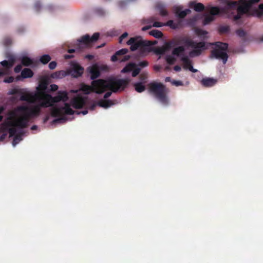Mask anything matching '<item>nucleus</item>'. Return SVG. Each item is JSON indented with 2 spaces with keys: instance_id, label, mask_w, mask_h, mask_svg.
Returning <instances> with one entry per match:
<instances>
[{
  "instance_id": "1",
  "label": "nucleus",
  "mask_w": 263,
  "mask_h": 263,
  "mask_svg": "<svg viewBox=\"0 0 263 263\" xmlns=\"http://www.w3.org/2000/svg\"><path fill=\"white\" fill-rule=\"evenodd\" d=\"M33 97L35 107L30 108L27 105H21L14 108V115L21 118L18 123L8 121L1 124L0 141H3L6 138L7 132L9 134V137L25 133L24 128L28 126L29 120L39 116L42 108L49 107L50 114L53 117L60 114L68 115L74 113L70 105L65 102L68 99L66 91H59L55 97L49 93L43 96L35 93Z\"/></svg>"
},
{
  "instance_id": "2",
  "label": "nucleus",
  "mask_w": 263,
  "mask_h": 263,
  "mask_svg": "<svg viewBox=\"0 0 263 263\" xmlns=\"http://www.w3.org/2000/svg\"><path fill=\"white\" fill-rule=\"evenodd\" d=\"M129 81L124 79H119L114 77H110L105 80L100 85L105 88L111 89V91H107L104 95L103 99L105 100H100L98 101H93L86 96H79L72 98L69 105L72 106L76 109H84L81 111H74V114L77 115L82 114L85 115L88 113V110H94L98 106L107 109L115 104L111 100L107 99L111 96L112 92L116 93L123 91L127 86Z\"/></svg>"
},
{
  "instance_id": "3",
  "label": "nucleus",
  "mask_w": 263,
  "mask_h": 263,
  "mask_svg": "<svg viewBox=\"0 0 263 263\" xmlns=\"http://www.w3.org/2000/svg\"><path fill=\"white\" fill-rule=\"evenodd\" d=\"M260 0H223L222 3L227 9H229L233 17V21L238 25L242 24L243 16H250L256 11V6Z\"/></svg>"
},
{
  "instance_id": "4",
  "label": "nucleus",
  "mask_w": 263,
  "mask_h": 263,
  "mask_svg": "<svg viewBox=\"0 0 263 263\" xmlns=\"http://www.w3.org/2000/svg\"><path fill=\"white\" fill-rule=\"evenodd\" d=\"M181 42L183 43L186 47L192 48L189 53V56L191 58L199 56L203 50L208 48L205 42H197L186 37H182L180 40L174 39L165 42L164 47L166 50L168 51L173 47L179 45Z\"/></svg>"
},
{
  "instance_id": "5",
  "label": "nucleus",
  "mask_w": 263,
  "mask_h": 263,
  "mask_svg": "<svg viewBox=\"0 0 263 263\" xmlns=\"http://www.w3.org/2000/svg\"><path fill=\"white\" fill-rule=\"evenodd\" d=\"M126 44L130 46L132 51L139 50V55L143 57L146 52L151 50L152 44L148 41L144 40L141 36H136L130 37Z\"/></svg>"
},
{
  "instance_id": "6",
  "label": "nucleus",
  "mask_w": 263,
  "mask_h": 263,
  "mask_svg": "<svg viewBox=\"0 0 263 263\" xmlns=\"http://www.w3.org/2000/svg\"><path fill=\"white\" fill-rule=\"evenodd\" d=\"M149 91L161 105L165 107L169 105L170 99L166 95L167 89L164 84L158 82L151 83Z\"/></svg>"
},
{
  "instance_id": "7",
  "label": "nucleus",
  "mask_w": 263,
  "mask_h": 263,
  "mask_svg": "<svg viewBox=\"0 0 263 263\" xmlns=\"http://www.w3.org/2000/svg\"><path fill=\"white\" fill-rule=\"evenodd\" d=\"M99 36V32H95L91 36L88 34L83 35L77 40V43L75 45L76 48L69 49L67 52L69 53H72L76 51L81 52L84 49L88 47L91 44L97 42Z\"/></svg>"
},
{
  "instance_id": "8",
  "label": "nucleus",
  "mask_w": 263,
  "mask_h": 263,
  "mask_svg": "<svg viewBox=\"0 0 263 263\" xmlns=\"http://www.w3.org/2000/svg\"><path fill=\"white\" fill-rule=\"evenodd\" d=\"M211 45L215 46L213 50L211 51L210 56L211 58L221 60L223 64H225L229 58L228 54V44L220 42H216L211 43Z\"/></svg>"
},
{
  "instance_id": "9",
  "label": "nucleus",
  "mask_w": 263,
  "mask_h": 263,
  "mask_svg": "<svg viewBox=\"0 0 263 263\" xmlns=\"http://www.w3.org/2000/svg\"><path fill=\"white\" fill-rule=\"evenodd\" d=\"M108 67L106 65H100L95 63L91 66H88L86 71L90 74V79L92 80V84L94 85L96 84L100 85L104 81L102 80H97L101 76L102 72H106L108 71Z\"/></svg>"
},
{
  "instance_id": "10",
  "label": "nucleus",
  "mask_w": 263,
  "mask_h": 263,
  "mask_svg": "<svg viewBox=\"0 0 263 263\" xmlns=\"http://www.w3.org/2000/svg\"><path fill=\"white\" fill-rule=\"evenodd\" d=\"M206 8L209 11L210 15L204 13L202 14H200L201 17H200V20H202L203 25H208L211 22L213 21L215 18L214 16L220 14L223 10V9H221L218 6H213L211 5H208Z\"/></svg>"
},
{
  "instance_id": "11",
  "label": "nucleus",
  "mask_w": 263,
  "mask_h": 263,
  "mask_svg": "<svg viewBox=\"0 0 263 263\" xmlns=\"http://www.w3.org/2000/svg\"><path fill=\"white\" fill-rule=\"evenodd\" d=\"M33 9L36 12L46 10L51 13H54L58 11L60 9V7L52 4H49L44 6L40 0H36L34 4Z\"/></svg>"
},
{
  "instance_id": "12",
  "label": "nucleus",
  "mask_w": 263,
  "mask_h": 263,
  "mask_svg": "<svg viewBox=\"0 0 263 263\" xmlns=\"http://www.w3.org/2000/svg\"><path fill=\"white\" fill-rule=\"evenodd\" d=\"M128 51L126 48H122L117 51L111 57L112 62H115L119 61L120 62H124L129 60L130 55H125Z\"/></svg>"
},
{
  "instance_id": "13",
  "label": "nucleus",
  "mask_w": 263,
  "mask_h": 263,
  "mask_svg": "<svg viewBox=\"0 0 263 263\" xmlns=\"http://www.w3.org/2000/svg\"><path fill=\"white\" fill-rule=\"evenodd\" d=\"M84 68L79 63L74 62L71 63V68L67 72L68 75H70L72 77L78 78L81 77L83 73Z\"/></svg>"
},
{
  "instance_id": "14",
  "label": "nucleus",
  "mask_w": 263,
  "mask_h": 263,
  "mask_svg": "<svg viewBox=\"0 0 263 263\" xmlns=\"http://www.w3.org/2000/svg\"><path fill=\"white\" fill-rule=\"evenodd\" d=\"M0 64L3 67L1 68L0 67V78L8 74L9 73L10 70L11 68L12 67V66L10 65V63L9 61H7L6 60H3L0 62Z\"/></svg>"
},
{
  "instance_id": "15",
  "label": "nucleus",
  "mask_w": 263,
  "mask_h": 263,
  "mask_svg": "<svg viewBox=\"0 0 263 263\" xmlns=\"http://www.w3.org/2000/svg\"><path fill=\"white\" fill-rule=\"evenodd\" d=\"M185 51V47L184 46H180V45L174 47L172 50V53L173 55L177 57H179L180 59L183 55H186L184 54Z\"/></svg>"
},
{
  "instance_id": "16",
  "label": "nucleus",
  "mask_w": 263,
  "mask_h": 263,
  "mask_svg": "<svg viewBox=\"0 0 263 263\" xmlns=\"http://www.w3.org/2000/svg\"><path fill=\"white\" fill-rule=\"evenodd\" d=\"M35 93L37 94V92H35ZM35 93V92L33 93L32 96L33 98V101H31L29 99V98H28V97L27 96H26L25 94H24L23 91V89H20L18 90V93H17V95L18 96V98H19V100L20 101H25V102H27L30 104H32L34 105V107H35V104L34 103V98L33 97V95Z\"/></svg>"
},
{
  "instance_id": "17",
  "label": "nucleus",
  "mask_w": 263,
  "mask_h": 263,
  "mask_svg": "<svg viewBox=\"0 0 263 263\" xmlns=\"http://www.w3.org/2000/svg\"><path fill=\"white\" fill-rule=\"evenodd\" d=\"M191 11L190 9L182 10V7H180L176 9V16L179 19L184 18L188 14L190 13Z\"/></svg>"
},
{
  "instance_id": "18",
  "label": "nucleus",
  "mask_w": 263,
  "mask_h": 263,
  "mask_svg": "<svg viewBox=\"0 0 263 263\" xmlns=\"http://www.w3.org/2000/svg\"><path fill=\"white\" fill-rule=\"evenodd\" d=\"M21 63L24 66L33 67L35 65L34 60L27 55H23L21 58Z\"/></svg>"
},
{
  "instance_id": "19",
  "label": "nucleus",
  "mask_w": 263,
  "mask_h": 263,
  "mask_svg": "<svg viewBox=\"0 0 263 263\" xmlns=\"http://www.w3.org/2000/svg\"><path fill=\"white\" fill-rule=\"evenodd\" d=\"M92 13L99 17H105L108 13V11L101 7H95L92 9Z\"/></svg>"
},
{
  "instance_id": "20",
  "label": "nucleus",
  "mask_w": 263,
  "mask_h": 263,
  "mask_svg": "<svg viewBox=\"0 0 263 263\" xmlns=\"http://www.w3.org/2000/svg\"><path fill=\"white\" fill-rule=\"evenodd\" d=\"M189 5L196 12H201L205 9V6L202 3H196V1H191Z\"/></svg>"
},
{
  "instance_id": "21",
  "label": "nucleus",
  "mask_w": 263,
  "mask_h": 263,
  "mask_svg": "<svg viewBox=\"0 0 263 263\" xmlns=\"http://www.w3.org/2000/svg\"><path fill=\"white\" fill-rule=\"evenodd\" d=\"M217 80L212 78H205L202 79V85L206 87H212L215 85Z\"/></svg>"
},
{
  "instance_id": "22",
  "label": "nucleus",
  "mask_w": 263,
  "mask_h": 263,
  "mask_svg": "<svg viewBox=\"0 0 263 263\" xmlns=\"http://www.w3.org/2000/svg\"><path fill=\"white\" fill-rule=\"evenodd\" d=\"M166 7L165 4L162 3H158L156 5V8L162 16H166L168 12L166 10Z\"/></svg>"
},
{
  "instance_id": "23",
  "label": "nucleus",
  "mask_w": 263,
  "mask_h": 263,
  "mask_svg": "<svg viewBox=\"0 0 263 263\" xmlns=\"http://www.w3.org/2000/svg\"><path fill=\"white\" fill-rule=\"evenodd\" d=\"M129 65L132 67V76L137 77L141 71V68L137 67V64L133 62L129 63Z\"/></svg>"
},
{
  "instance_id": "24",
  "label": "nucleus",
  "mask_w": 263,
  "mask_h": 263,
  "mask_svg": "<svg viewBox=\"0 0 263 263\" xmlns=\"http://www.w3.org/2000/svg\"><path fill=\"white\" fill-rule=\"evenodd\" d=\"M25 133L23 134H17L11 137H13L12 145L13 147H15L17 144H18L23 139V136L25 135Z\"/></svg>"
},
{
  "instance_id": "25",
  "label": "nucleus",
  "mask_w": 263,
  "mask_h": 263,
  "mask_svg": "<svg viewBox=\"0 0 263 263\" xmlns=\"http://www.w3.org/2000/svg\"><path fill=\"white\" fill-rule=\"evenodd\" d=\"M72 119L68 118L66 116H63L61 117H58L55 119H54L52 122L51 124H63L66 123L68 120L71 121Z\"/></svg>"
},
{
  "instance_id": "26",
  "label": "nucleus",
  "mask_w": 263,
  "mask_h": 263,
  "mask_svg": "<svg viewBox=\"0 0 263 263\" xmlns=\"http://www.w3.org/2000/svg\"><path fill=\"white\" fill-rule=\"evenodd\" d=\"M33 76V72L29 68H24L21 71V76L23 78H30Z\"/></svg>"
},
{
  "instance_id": "27",
  "label": "nucleus",
  "mask_w": 263,
  "mask_h": 263,
  "mask_svg": "<svg viewBox=\"0 0 263 263\" xmlns=\"http://www.w3.org/2000/svg\"><path fill=\"white\" fill-rule=\"evenodd\" d=\"M68 75L66 71L64 70H60L56 71L51 74V77L53 79H62Z\"/></svg>"
},
{
  "instance_id": "28",
  "label": "nucleus",
  "mask_w": 263,
  "mask_h": 263,
  "mask_svg": "<svg viewBox=\"0 0 263 263\" xmlns=\"http://www.w3.org/2000/svg\"><path fill=\"white\" fill-rule=\"evenodd\" d=\"M181 62L183 63V68L187 70V68H188V67L192 64V61L190 60L189 57L187 55H183L182 57H181V59H180Z\"/></svg>"
},
{
  "instance_id": "29",
  "label": "nucleus",
  "mask_w": 263,
  "mask_h": 263,
  "mask_svg": "<svg viewBox=\"0 0 263 263\" xmlns=\"http://www.w3.org/2000/svg\"><path fill=\"white\" fill-rule=\"evenodd\" d=\"M135 89L138 92H142L145 90V86L142 82H137L134 83Z\"/></svg>"
},
{
  "instance_id": "30",
  "label": "nucleus",
  "mask_w": 263,
  "mask_h": 263,
  "mask_svg": "<svg viewBox=\"0 0 263 263\" xmlns=\"http://www.w3.org/2000/svg\"><path fill=\"white\" fill-rule=\"evenodd\" d=\"M200 17H201L200 14H197L193 16L192 18L187 20V25L191 27H194L196 25L197 21L200 20Z\"/></svg>"
},
{
  "instance_id": "31",
  "label": "nucleus",
  "mask_w": 263,
  "mask_h": 263,
  "mask_svg": "<svg viewBox=\"0 0 263 263\" xmlns=\"http://www.w3.org/2000/svg\"><path fill=\"white\" fill-rule=\"evenodd\" d=\"M149 34L156 39H161L163 36L162 32L161 31L157 29L151 30L149 31Z\"/></svg>"
},
{
  "instance_id": "32",
  "label": "nucleus",
  "mask_w": 263,
  "mask_h": 263,
  "mask_svg": "<svg viewBox=\"0 0 263 263\" xmlns=\"http://www.w3.org/2000/svg\"><path fill=\"white\" fill-rule=\"evenodd\" d=\"M137 0H121L118 2V6L121 9H123L126 7V6L129 3L132 2H134L137 1Z\"/></svg>"
},
{
  "instance_id": "33",
  "label": "nucleus",
  "mask_w": 263,
  "mask_h": 263,
  "mask_svg": "<svg viewBox=\"0 0 263 263\" xmlns=\"http://www.w3.org/2000/svg\"><path fill=\"white\" fill-rule=\"evenodd\" d=\"M43 89L47 91H55L58 90V86L56 84H51L50 85V88H49L48 85L47 84H45L43 86Z\"/></svg>"
},
{
  "instance_id": "34",
  "label": "nucleus",
  "mask_w": 263,
  "mask_h": 263,
  "mask_svg": "<svg viewBox=\"0 0 263 263\" xmlns=\"http://www.w3.org/2000/svg\"><path fill=\"white\" fill-rule=\"evenodd\" d=\"M51 60V57L49 54H45L41 57L40 61L43 64H46Z\"/></svg>"
},
{
  "instance_id": "35",
  "label": "nucleus",
  "mask_w": 263,
  "mask_h": 263,
  "mask_svg": "<svg viewBox=\"0 0 263 263\" xmlns=\"http://www.w3.org/2000/svg\"><path fill=\"white\" fill-rule=\"evenodd\" d=\"M6 58L7 59V60H6L7 61H9V62L10 64V65L13 66L15 62V60H16L15 57L12 54H11L9 53H7L6 55Z\"/></svg>"
},
{
  "instance_id": "36",
  "label": "nucleus",
  "mask_w": 263,
  "mask_h": 263,
  "mask_svg": "<svg viewBox=\"0 0 263 263\" xmlns=\"http://www.w3.org/2000/svg\"><path fill=\"white\" fill-rule=\"evenodd\" d=\"M195 32L196 34L200 36H204L208 33L206 31L202 30L200 28H196L195 29Z\"/></svg>"
},
{
  "instance_id": "37",
  "label": "nucleus",
  "mask_w": 263,
  "mask_h": 263,
  "mask_svg": "<svg viewBox=\"0 0 263 263\" xmlns=\"http://www.w3.org/2000/svg\"><path fill=\"white\" fill-rule=\"evenodd\" d=\"M236 34L238 37L243 38L246 36L247 33L243 29H240L236 31Z\"/></svg>"
},
{
  "instance_id": "38",
  "label": "nucleus",
  "mask_w": 263,
  "mask_h": 263,
  "mask_svg": "<svg viewBox=\"0 0 263 263\" xmlns=\"http://www.w3.org/2000/svg\"><path fill=\"white\" fill-rule=\"evenodd\" d=\"M165 26H169L174 29H175L178 27L177 24L175 23L173 20H169L167 21V23L165 24Z\"/></svg>"
},
{
  "instance_id": "39",
  "label": "nucleus",
  "mask_w": 263,
  "mask_h": 263,
  "mask_svg": "<svg viewBox=\"0 0 263 263\" xmlns=\"http://www.w3.org/2000/svg\"><path fill=\"white\" fill-rule=\"evenodd\" d=\"M156 20V18L154 16H151L148 18H144L143 20V23L144 24H147L151 25V23H154V21Z\"/></svg>"
},
{
  "instance_id": "40",
  "label": "nucleus",
  "mask_w": 263,
  "mask_h": 263,
  "mask_svg": "<svg viewBox=\"0 0 263 263\" xmlns=\"http://www.w3.org/2000/svg\"><path fill=\"white\" fill-rule=\"evenodd\" d=\"M12 39L9 36L5 37L3 40L4 45L6 46H8L12 44Z\"/></svg>"
},
{
  "instance_id": "41",
  "label": "nucleus",
  "mask_w": 263,
  "mask_h": 263,
  "mask_svg": "<svg viewBox=\"0 0 263 263\" xmlns=\"http://www.w3.org/2000/svg\"><path fill=\"white\" fill-rule=\"evenodd\" d=\"M229 27L227 26H222L219 27V31L220 33H227L229 31Z\"/></svg>"
},
{
  "instance_id": "42",
  "label": "nucleus",
  "mask_w": 263,
  "mask_h": 263,
  "mask_svg": "<svg viewBox=\"0 0 263 263\" xmlns=\"http://www.w3.org/2000/svg\"><path fill=\"white\" fill-rule=\"evenodd\" d=\"M137 67L141 68H144L148 66V63L146 61H140L138 62L137 64Z\"/></svg>"
},
{
  "instance_id": "43",
  "label": "nucleus",
  "mask_w": 263,
  "mask_h": 263,
  "mask_svg": "<svg viewBox=\"0 0 263 263\" xmlns=\"http://www.w3.org/2000/svg\"><path fill=\"white\" fill-rule=\"evenodd\" d=\"M132 71V67L129 65V64L125 66L121 71L122 73H127Z\"/></svg>"
},
{
  "instance_id": "44",
  "label": "nucleus",
  "mask_w": 263,
  "mask_h": 263,
  "mask_svg": "<svg viewBox=\"0 0 263 263\" xmlns=\"http://www.w3.org/2000/svg\"><path fill=\"white\" fill-rule=\"evenodd\" d=\"M165 60L170 64H173L174 63V59L173 57L170 55L166 56Z\"/></svg>"
},
{
  "instance_id": "45",
  "label": "nucleus",
  "mask_w": 263,
  "mask_h": 263,
  "mask_svg": "<svg viewBox=\"0 0 263 263\" xmlns=\"http://www.w3.org/2000/svg\"><path fill=\"white\" fill-rule=\"evenodd\" d=\"M171 83L173 85L176 86H179L183 85V83L181 81L179 80H173L172 81H171Z\"/></svg>"
},
{
  "instance_id": "46",
  "label": "nucleus",
  "mask_w": 263,
  "mask_h": 263,
  "mask_svg": "<svg viewBox=\"0 0 263 263\" xmlns=\"http://www.w3.org/2000/svg\"><path fill=\"white\" fill-rule=\"evenodd\" d=\"M152 26V27H154L159 28V27H161L162 26H165V24H164L163 23H161V22L154 21L153 24Z\"/></svg>"
},
{
  "instance_id": "47",
  "label": "nucleus",
  "mask_w": 263,
  "mask_h": 263,
  "mask_svg": "<svg viewBox=\"0 0 263 263\" xmlns=\"http://www.w3.org/2000/svg\"><path fill=\"white\" fill-rule=\"evenodd\" d=\"M14 80V78L13 77H9L6 78H5L3 80V82L5 83H12Z\"/></svg>"
},
{
  "instance_id": "48",
  "label": "nucleus",
  "mask_w": 263,
  "mask_h": 263,
  "mask_svg": "<svg viewBox=\"0 0 263 263\" xmlns=\"http://www.w3.org/2000/svg\"><path fill=\"white\" fill-rule=\"evenodd\" d=\"M57 65V63L55 61H52L50 63H49L48 65V67L49 68V69L52 70L55 68Z\"/></svg>"
},
{
  "instance_id": "49",
  "label": "nucleus",
  "mask_w": 263,
  "mask_h": 263,
  "mask_svg": "<svg viewBox=\"0 0 263 263\" xmlns=\"http://www.w3.org/2000/svg\"><path fill=\"white\" fill-rule=\"evenodd\" d=\"M10 100L13 103H16L19 100V98L17 95H13L10 98Z\"/></svg>"
},
{
  "instance_id": "50",
  "label": "nucleus",
  "mask_w": 263,
  "mask_h": 263,
  "mask_svg": "<svg viewBox=\"0 0 263 263\" xmlns=\"http://www.w3.org/2000/svg\"><path fill=\"white\" fill-rule=\"evenodd\" d=\"M22 65L21 64H18V65H16L15 67L14 70L15 73H19L20 71H22Z\"/></svg>"
},
{
  "instance_id": "51",
  "label": "nucleus",
  "mask_w": 263,
  "mask_h": 263,
  "mask_svg": "<svg viewBox=\"0 0 263 263\" xmlns=\"http://www.w3.org/2000/svg\"><path fill=\"white\" fill-rule=\"evenodd\" d=\"M19 89H11L8 92V95H17V93H18V91Z\"/></svg>"
},
{
  "instance_id": "52",
  "label": "nucleus",
  "mask_w": 263,
  "mask_h": 263,
  "mask_svg": "<svg viewBox=\"0 0 263 263\" xmlns=\"http://www.w3.org/2000/svg\"><path fill=\"white\" fill-rule=\"evenodd\" d=\"M128 35V33L127 32H124L119 37V42L120 43H122V40L126 37Z\"/></svg>"
},
{
  "instance_id": "53",
  "label": "nucleus",
  "mask_w": 263,
  "mask_h": 263,
  "mask_svg": "<svg viewBox=\"0 0 263 263\" xmlns=\"http://www.w3.org/2000/svg\"><path fill=\"white\" fill-rule=\"evenodd\" d=\"M147 76L141 74L140 77V81L142 82V84H144L147 81Z\"/></svg>"
},
{
  "instance_id": "54",
  "label": "nucleus",
  "mask_w": 263,
  "mask_h": 263,
  "mask_svg": "<svg viewBox=\"0 0 263 263\" xmlns=\"http://www.w3.org/2000/svg\"><path fill=\"white\" fill-rule=\"evenodd\" d=\"M187 70H190V71L195 73L198 71V70L194 68L192 64H191L189 67L188 68H187Z\"/></svg>"
},
{
  "instance_id": "55",
  "label": "nucleus",
  "mask_w": 263,
  "mask_h": 263,
  "mask_svg": "<svg viewBox=\"0 0 263 263\" xmlns=\"http://www.w3.org/2000/svg\"><path fill=\"white\" fill-rule=\"evenodd\" d=\"M152 28V25H148L143 27L142 28L141 30L143 31H146L147 30L151 29Z\"/></svg>"
},
{
  "instance_id": "56",
  "label": "nucleus",
  "mask_w": 263,
  "mask_h": 263,
  "mask_svg": "<svg viewBox=\"0 0 263 263\" xmlns=\"http://www.w3.org/2000/svg\"><path fill=\"white\" fill-rule=\"evenodd\" d=\"M25 31V28L24 27H20L17 30V32L20 34L23 33Z\"/></svg>"
},
{
  "instance_id": "57",
  "label": "nucleus",
  "mask_w": 263,
  "mask_h": 263,
  "mask_svg": "<svg viewBox=\"0 0 263 263\" xmlns=\"http://www.w3.org/2000/svg\"><path fill=\"white\" fill-rule=\"evenodd\" d=\"M64 58L65 59H71L74 58V55L72 54H65Z\"/></svg>"
},
{
  "instance_id": "58",
  "label": "nucleus",
  "mask_w": 263,
  "mask_h": 263,
  "mask_svg": "<svg viewBox=\"0 0 263 263\" xmlns=\"http://www.w3.org/2000/svg\"><path fill=\"white\" fill-rule=\"evenodd\" d=\"M174 69L175 71L179 72V71H180L181 70V67L180 66L176 65L175 66H174Z\"/></svg>"
},
{
  "instance_id": "59",
  "label": "nucleus",
  "mask_w": 263,
  "mask_h": 263,
  "mask_svg": "<svg viewBox=\"0 0 263 263\" xmlns=\"http://www.w3.org/2000/svg\"><path fill=\"white\" fill-rule=\"evenodd\" d=\"M258 9L259 11L263 14V3L258 5Z\"/></svg>"
},
{
  "instance_id": "60",
  "label": "nucleus",
  "mask_w": 263,
  "mask_h": 263,
  "mask_svg": "<svg viewBox=\"0 0 263 263\" xmlns=\"http://www.w3.org/2000/svg\"><path fill=\"white\" fill-rule=\"evenodd\" d=\"M85 58L89 60H91L93 58V55L91 54H87L85 55Z\"/></svg>"
},
{
  "instance_id": "61",
  "label": "nucleus",
  "mask_w": 263,
  "mask_h": 263,
  "mask_svg": "<svg viewBox=\"0 0 263 263\" xmlns=\"http://www.w3.org/2000/svg\"><path fill=\"white\" fill-rule=\"evenodd\" d=\"M105 91V89H101V90H98L97 89L96 90V93H97V94H101L103 92H104Z\"/></svg>"
},
{
  "instance_id": "62",
  "label": "nucleus",
  "mask_w": 263,
  "mask_h": 263,
  "mask_svg": "<svg viewBox=\"0 0 263 263\" xmlns=\"http://www.w3.org/2000/svg\"><path fill=\"white\" fill-rule=\"evenodd\" d=\"M49 116H46L43 119V123H46L49 120Z\"/></svg>"
},
{
  "instance_id": "63",
  "label": "nucleus",
  "mask_w": 263,
  "mask_h": 263,
  "mask_svg": "<svg viewBox=\"0 0 263 263\" xmlns=\"http://www.w3.org/2000/svg\"><path fill=\"white\" fill-rule=\"evenodd\" d=\"M154 68L155 70L158 71L160 70L161 67L159 65H155Z\"/></svg>"
},
{
  "instance_id": "64",
  "label": "nucleus",
  "mask_w": 263,
  "mask_h": 263,
  "mask_svg": "<svg viewBox=\"0 0 263 263\" xmlns=\"http://www.w3.org/2000/svg\"><path fill=\"white\" fill-rule=\"evenodd\" d=\"M165 81L169 82L171 83V81H172V80L171 79V78L170 77H167L165 79Z\"/></svg>"
}]
</instances>
